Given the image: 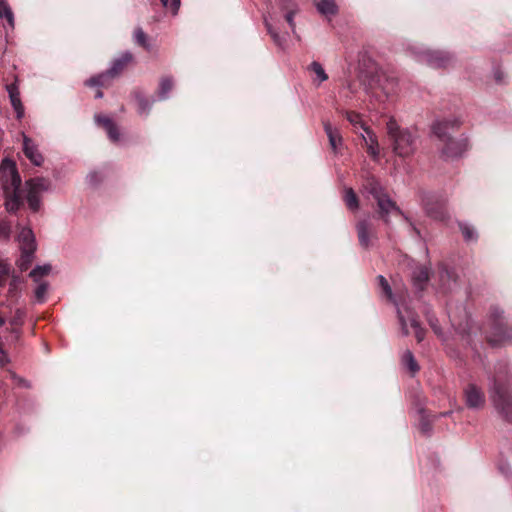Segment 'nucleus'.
Here are the masks:
<instances>
[{
  "instance_id": "32",
  "label": "nucleus",
  "mask_w": 512,
  "mask_h": 512,
  "mask_svg": "<svg viewBox=\"0 0 512 512\" xmlns=\"http://www.w3.org/2000/svg\"><path fill=\"white\" fill-rule=\"evenodd\" d=\"M134 40L138 45L142 46L143 48L147 50L150 49V45L147 41V36L141 28H137L134 31Z\"/></svg>"
},
{
  "instance_id": "45",
  "label": "nucleus",
  "mask_w": 512,
  "mask_h": 512,
  "mask_svg": "<svg viewBox=\"0 0 512 512\" xmlns=\"http://www.w3.org/2000/svg\"><path fill=\"white\" fill-rule=\"evenodd\" d=\"M103 97V93L98 90L97 93H96V98H102Z\"/></svg>"
},
{
  "instance_id": "23",
  "label": "nucleus",
  "mask_w": 512,
  "mask_h": 512,
  "mask_svg": "<svg viewBox=\"0 0 512 512\" xmlns=\"http://www.w3.org/2000/svg\"><path fill=\"white\" fill-rule=\"evenodd\" d=\"M428 279L429 272L427 268L423 266L417 267L412 273L413 284L417 289H423Z\"/></svg>"
},
{
  "instance_id": "38",
  "label": "nucleus",
  "mask_w": 512,
  "mask_h": 512,
  "mask_svg": "<svg viewBox=\"0 0 512 512\" xmlns=\"http://www.w3.org/2000/svg\"><path fill=\"white\" fill-rule=\"evenodd\" d=\"M25 317V311L23 309H16L14 316L11 318V325L20 326L23 323V319Z\"/></svg>"
},
{
  "instance_id": "42",
  "label": "nucleus",
  "mask_w": 512,
  "mask_h": 512,
  "mask_svg": "<svg viewBox=\"0 0 512 512\" xmlns=\"http://www.w3.org/2000/svg\"><path fill=\"white\" fill-rule=\"evenodd\" d=\"M428 322L431 326V328L434 330V332L438 335V336H441L442 333H441V330H440V327L438 326V321L436 318H433V317H428Z\"/></svg>"
},
{
  "instance_id": "16",
  "label": "nucleus",
  "mask_w": 512,
  "mask_h": 512,
  "mask_svg": "<svg viewBox=\"0 0 512 512\" xmlns=\"http://www.w3.org/2000/svg\"><path fill=\"white\" fill-rule=\"evenodd\" d=\"M20 250H36V243L33 231L30 228L23 227L17 237Z\"/></svg>"
},
{
  "instance_id": "28",
  "label": "nucleus",
  "mask_w": 512,
  "mask_h": 512,
  "mask_svg": "<svg viewBox=\"0 0 512 512\" xmlns=\"http://www.w3.org/2000/svg\"><path fill=\"white\" fill-rule=\"evenodd\" d=\"M402 363L407 369L412 373L415 374L417 371H419V366L414 358L413 353L410 350H406L402 355Z\"/></svg>"
},
{
  "instance_id": "25",
  "label": "nucleus",
  "mask_w": 512,
  "mask_h": 512,
  "mask_svg": "<svg viewBox=\"0 0 512 512\" xmlns=\"http://www.w3.org/2000/svg\"><path fill=\"white\" fill-rule=\"evenodd\" d=\"M35 250H21V255L16 261L20 271H26L32 264Z\"/></svg>"
},
{
  "instance_id": "12",
  "label": "nucleus",
  "mask_w": 512,
  "mask_h": 512,
  "mask_svg": "<svg viewBox=\"0 0 512 512\" xmlns=\"http://www.w3.org/2000/svg\"><path fill=\"white\" fill-rule=\"evenodd\" d=\"M356 230L360 245L368 248L372 240L376 238L375 226L369 220H361L357 223Z\"/></svg>"
},
{
  "instance_id": "21",
  "label": "nucleus",
  "mask_w": 512,
  "mask_h": 512,
  "mask_svg": "<svg viewBox=\"0 0 512 512\" xmlns=\"http://www.w3.org/2000/svg\"><path fill=\"white\" fill-rule=\"evenodd\" d=\"M308 70L314 74L312 81L314 84H316V86H320L323 82H325L328 79V75L325 72L323 66L317 61H313L309 65Z\"/></svg>"
},
{
  "instance_id": "15",
  "label": "nucleus",
  "mask_w": 512,
  "mask_h": 512,
  "mask_svg": "<svg viewBox=\"0 0 512 512\" xmlns=\"http://www.w3.org/2000/svg\"><path fill=\"white\" fill-rule=\"evenodd\" d=\"M6 89L16 116L18 119H21L24 116V107L20 99L19 87L16 83H12L7 85Z\"/></svg>"
},
{
  "instance_id": "22",
  "label": "nucleus",
  "mask_w": 512,
  "mask_h": 512,
  "mask_svg": "<svg viewBox=\"0 0 512 512\" xmlns=\"http://www.w3.org/2000/svg\"><path fill=\"white\" fill-rule=\"evenodd\" d=\"M15 272L10 261L0 253V288H3L10 275Z\"/></svg>"
},
{
  "instance_id": "6",
  "label": "nucleus",
  "mask_w": 512,
  "mask_h": 512,
  "mask_svg": "<svg viewBox=\"0 0 512 512\" xmlns=\"http://www.w3.org/2000/svg\"><path fill=\"white\" fill-rule=\"evenodd\" d=\"M364 190L373 196L377 202L379 215L386 223L389 222L390 215H403L396 203L385 193L384 188L375 178L367 179Z\"/></svg>"
},
{
  "instance_id": "40",
  "label": "nucleus",
  "mask_w": 512,
  "mask_h": 512,
  "mask_svg": "<svg viewBox=\"0 0 512 512\" xmlns=\"http://www.w3.org/2000/svg\"><path fill=\"white\" fill-rule=\"evenodd\" d=\"M297 12H298V8H291L290 10L285 12V19H286L288 25L290 26V28L292 29V31L295 30L294 17L297 14Z\"/></svg>"
},
{
  "instance_id": "14",
  "label": "nucleus",
  "mask_w": 512,
  "mask_h": 512,
  "mask_svg": "<svg viewBox=\"0 0 512 512\" xmlns=\"http://www.w3.org/2000/svg\"><path fill=\"white\" fill-rule=\"evenodd\" d=\"M23 151L25 156L36 166H40L43 163V156L38 151L37 146L34 144L32 139L23 134Z\"/></svg>"
},
{
  "instance_id": "20",
  "label": "nucleus",
  "mask_w": 512,
  "mask_h": 512,
  "mask_svg": "<svg viewBox=\"0 0 512 512\" xmlns=\"http://www.w3.org/2000/svg\"><path fill=\"white\" fill-rule=\"evenodd\" d=\"M315 6L320 14L327 17L333 16L338 12L335 0H315Z\"/></svg>"
},
{
  "instance_id": "5",
  "label": "nucleus",
  "mask_w": 512,
  "mask_h": 512,
  "mask_svg": "<svg viewBox=\"0 0 512 512\" xmlns=\"http://www.w3.org/2000/svg\"><path fill=\"white\" fill-rule=\"evenodd\" d=\"M387 133L393 141L394 152L407 157L416 149V135L408 129H401L394 118H390L386 124Z\"/></svg>"
},
{
  "instance_id": "26",
  "label": "nucleus",
  "mask_w": 512,
  "mask_h": 512,
  "mask_svg": "<svg viewBox=\"0 0 512 512\" xmlns=\"http://www.w3.org/2000/svg\"><path fill=\"white\" fill-rule=\"evenodd\" d=\"M0 18H5L10 28H14V14L5 0H0Z\"/></svg>"
},
{
  "instance_id": "36",
  "label": "nucleus",
  "mask_w": 512,
  "mask_h": 512,
  "mask_svg": "<svg viewBox=\"0 0 512 512\" xmlns=\"http://www.w3.org/2000/svg\"><path fill=\"white\" fill-rule=\"evenodd\" d=\"M460 229L466 241H472L477 238L474 228L468 224H460Z\"/></svg>"
},
{
  "instance_id": "31",
  "label": "nucleus",
  "mask_w": 512,
  "mask_h": 512,
  "mask_svg": "<svg viewBox=\"0 0 512 512\" xmlns=\"http://www.w3.org/2000/svg\"><path fill=\"white\" fill-rule=\"evenodd\" d=\"M48 292V283L41 282L35 289V298L38 303H43L46 300V295Z\"/></svg>"
},
{
  "instance_id": "10",
  "label": "nucleus",
  "mask_w": 512,
  "mask_h": 512,
  "mask_svg": "<svg viewBox=\"0 0 512 512\" xmlns=\"http://www.w3.org/2000/svg\"><path fill=\"white\" fill-rule=\"evenodd\" d=\"M494 318L495 324L493 332L488 336V341L492 346H502L509 343L510 336L507 334L506 329L498 322L502 316V311L495 309L491 315Z\"/></svg>"
},
{
  "instance_id": "29",
  "label": "nucleus",
  "mask_w": 512,
  "mask_h": 512,
  "mask_svg": "<svg viewBox=\"0 0 512 512\" xmlns=\"http://www.w3.org/2000/svg\"><path fill=\"white\" fill-rule=\"evenodd\" d=\"M173 88V81L170 77H164L160 81L158 97L160 100H164L168 97L170 91Z\"/></svg>"
},
{
  "instance_id": "13",
  "label": "nucleus",
  "mask_w": 512,
  "mask_h": 512,
  "mask_svg": "<svg viewBox=\"0 0 512 512\" xmlns=\"http://www.w3.org/2000/svg\"><path fill=\"white\" fill-rule=\"evenodd\" d=\"M427 214L437 220H444L446 217V204L444 200H440L435 196H429L424 201Z\"/></svg>"
},
{
  "instance_id": "30",
  "label": "nucleus",
  "mask_w": 512,
  "mask_h": 512,
  "mask_svg": "<svg viewBox=\"0 0 512 512\" xmlns=\"http://www.w3.org/2000/svg\"><path fill=\"white\" fill-rule=\"evenodd\" d=\"M51 265L50 264H44V265H37L31 272L30 277L35 281L39 282L40 278L48 275L51 272Z\"/></svg>"
},
{
  "instance_id": "24",
  "label": "nucleus",
  "mask_w": 512,
  "mask_h": 512,
  "mask_svg": "<svg viewBox=\"0 0 512 512\" xmlns=\"http://www.w3.org/2000/svg\"><path fill=\"white\" fill-rule=\"evenodd\" d=\"M8 291L7 294L11 298H18L20 294V285L22 282L21 277L13 272L10 277L8 278Z\"/></svg>"
},
{
  "instance_id": "41",
  "label": "nucleus",
  "mask_w": 512,
  "mask_h": 512,
  "mask_svg": "<svg viewBox=\"0 0 512 512\" xmlns=\"http://www.w3.org/2000/svg\"><path fill=\"white\" fill-rule=\"evenodd\" d=\"M279 7L282 11L286 12L291 8H298L294 0H278Z\"/></svg>"
},
{
  "instance_id": "44",
  "label": "nucleus",
  "mask_w": 512,
  "mask_h": 512,
  "mask_svg": "<svg viewBox=\"0 0 512 512\" xmlns=\"http://www.w3.org/2000/svg\"><path fill=\"white\" fill-rule=\"evenodd\" d=\"M421 429H422L423 432H427L429 430L427 424H422Z\"/></svg>"
},
{
  "instance_id": "33",
  "label": "nucleus",
  "mask_w": 512,
  "mask_h": 512,
  "mask_svg": "<svg viewBox=\"0 0 512 512\" xmlns=\"http://www.w3.org/2000/svg\"><path fill=\"white\" fill-rule=\"evenodd\" d=\"M347 120L355 127H360L365 131V128H367L361 118V116L358 113L355 112H347L346 114Z\"/></svg>"
},
{
  "instance_id": "18",
  "label": "nucleus",
  "mask_w": 512,
  "mask_h": 512,
  "mask_svg": "<svg viewBox=\"0 0 512 512\" xmlns=\"http://www.w3.org/2000/svg\"><path fill=\"white\" fill-rule=\"evenodd\" d=\"M362 138L367 147V152L376 159L379 156V145L376 135L369 128H365V134H362Z\"/></svg>"
},
{
  "instance_id": "8",
  "label": "nucleus",
  "mask_w": 512,
  "mask_h": 512,
  "mask_svg": "<svg viewBox=\"0 0 512 512\" xmlns=\"http://www.w3.org/2000/svg\"><path fill=\"white\" fill-rule=\"evenodd\" d=\"M26 200L29 208L37 212L41 207V194L50 189V182L42 177H37L26 181Z\"/></svg>"
},
{
  "instance_id": "39",
  "label": "nucleus",
  "mask_w": 512,
  "mask_h": 512,
  "mask_svg": "<svg viewBox=\"0 0 512 512\" xmlns=\"http://www.w3.org/2000/svg\"><path fill=\"white\" fill-rule=\"evenodd\" d=\"M162 5L166 8L171 9L172 13L175 15L178 13L180 8V0H160Z\"/></svg>"
},
{
  "instance_id": "37",
  "label": "nucleus",
  "mask_w": 512,
  "mask_h": 512,
  "mask_svg": "<svg viewBox=\"0 0 512 512\" xmlns=\"http://www.w3.org/2000/svg\"><path fill=\"white\" fill-rule=\"evenodd\" d=\"M138 103V113L139 114H147L150 110L151 103L145 99L143 96L137 95L136 97Z\"/></svg>"
},
{
  "instance_id": "43",
  "label": "nucleus",
  "mask_w": 512,
  "mask_h": 512,
  "mask_svg": "<svg viewBox=\"0 0 512 512\" xmlns=\"http://www.w3.org/2000/svg\"><path fill=\"white\" fill-rule=\"evenodd\" d=\"M8 362L7 355L1 350L0 351V366H4Z\"/></svg>"
},
{
  "instance_id": "9",
  "label": "nucleus",
  "mask_w": 512,
  "mask_h": 512,
  "mask_svg": "<svg viewBox=\"0 0 512 512\" xmlns=\"http://www.w3.org/2000/svg\"><path fill=\"white\" fill-rule=\"evenodd\" d=\"M465 404L469 409L478 410L485 405V394L483 390L474 383L464 388Z\"/></svg>"
},
{
  "instance_id": "19",
  "label": "nucleus",
  "mask_w": 512,
  "mask_h": 512,
  "mask_svg": "<svg viewBox=\"0 0 512 512\" xmlns=\"http://www.w3.org/2000/svg\"><path fill=\"white\" fill-rule=\"evenodd\" d=\"M323 126L325 133L327 134V137L329 139V144L332 150L336 152L338 148L341 146L342 137L340 136L338 129L332 127V125L329 122H324Z\"/></svg>"
},
{
  "instance_id": "17",
  "label": "nucleus",
  "mask_w": 512,
  "mask_h": 512,
  "mask_svg": "<svg viewBox=\"0 0 512 512\" xmlns=\"http://www.w3.org/2000/svg\"><path fill=\"white\" fill-rule=\"evenodd\" d=\"M95 121L97 122V124L103 126L111 141L117 142L120 139L118 129L110 118L103 115H96Z\"/></svg>"
},
{
  "instance_id": "3",
  "label": "nucleus",
  "mask_w": 512,
  "mask_h": 512,
  "mask_svg": "<svg viewBox=\"0 0 512 512\" xmlns=\"http://www.w3.org/2000/svg\"><path fill=\"white\" fill-rule=\"evenodd\" d=\"M2 177L7 175L11 178L10 188L5 186V209L14 213L19 210L22 205L21 177L17 172L15 164L5 159L1 164Z\"/></svg>"
},
{
  "instance_id": "2",
  "label": "nucleus",
  "mask_w": 512,
  "mask_h": 512,
  "mask_svg": "<svg viewBox=\"0 0 512 512\" xmlns=\"http://www.w3.org/2000/svg\"><path fill=\"white\" fill-rule=\"evenodd\" d=\"M460 122L458 120H445L434 123L432 127L433 134L443 142L442 155L446 158H456L461 156L467 149V142L465 140H454L449 134L450 128L458 127Z\"/></svg>"
},
{
  "instance_id": "7",
  "label": "nucleus",
  "mask_w": 512,
  "mask_h": 512,
  "mask_svg": "<svg viewBox=\"0 0 512 512\" xmlns=\"http://www.w3.org/2000/svg\"><path fill=\"white\" fill-rule=\"evenodd\" d=\"M133 60L130 52L123 53L119 58L115 59L110 69L96 77L89 79L86 84L89 86H107L109 80L119 75L123 69Z\"/></svg>"
},
{
  "instance_id": "11",
  "label": "nucleus",
  "mask_w": 512,
  "mask_h": 512,
  "mask_svg": "<svg viewBox=\"0 0 512 512\" xmlns=\"http://www.w3.org/2000/svg\"><path fill=\"white\" fill-rule=\"evenodd\" d=\"M420 61L426 62L434 68L446 67L451 61V55L447 52L426 50L421 53Z\"/></svg>"
},
{
  "instance_id": "4",
  "label": "nucleus",
  "mask_w": 512,
  "mask_h": 512,
  "mask_svg": "<svg viewBox=\"0 0 512 512\" xmlns=\"http://www.w3.org/2000/svg\"><path fill=\"white\" fill-rule=\"evenodd\" d=\"M491 399L495 408L504 418L512 422V390L506 374L497 372L495 375L491 388Z\"/></svg>"
},
{
  "instance_id": "35",
  "label": "nucleus",
  "mask_w": 512,
  "mask_h": 512,
  "mask_svg": "<svg viewBox=\"0 0 512 512\" xmlns=\"http://www.w3.org/2000/svg\"><path fill=\"white\" fill-rule=\"evenodd\" d=\"M12 233L11 224L6 221L0 219V238L4 240H9Z\"/></svg>"
},
{
  "instance_id": "34",
  "label": "nucleus",
  "mask_w": 512,
  "mask_h": 512,
  "mask_svg": "<svg viewBox=\"0 0 512 512\" xmlns=\"http://www.w3.org/2000/svg\"><path fill=\"white\" fill-rule=\"evenodd\" d=\"M264 24L267 28V31L268 33L270 34V36L272 37V39L274 40V42L281 46L283 41H282V38L280 37V35L275 31V29L272 27L271 23H270V20L268 17H264Z\"/></svg>"
},
{
  "instance_id": "27",
  "label": "nucleus",
  "mask_w": 512,
  "mask_h": 512,
  "mask_svg": "<svg viewBox=\"0 0 512 512\" xmlns=\"http://www.w3.org/2000/svg\"><path fill=\"white\" fill-rule=\"evenodd\" d=\"M343 199L348 209L355 211L359 208L358 198L352 188L345 189Z\"/></svg>"
},
{
  "instance_id": "1",
  "label": "nucleus",
  "mask_w": 512,
  "mask_h": 512,
  "mask_svg": "<svg viewBox=\"0 0 512 512\" xmlns=\"http://www.w3.org/2000/svg\"><path fill=\"white\" fill-rule=\"evenodd\" d=\"M379 285L382 288L384 294L390 301H393L397 308V314L401 325L403 335L409 334V326L414 330L415 337L418 342L424 339V330L421 328L419 321L415 314L410 310L406 304H399L395 301L392 293V289L387 279L380 275L378 276Z\"/></svg>"
}]
</instances>
